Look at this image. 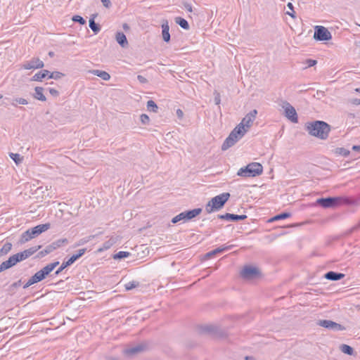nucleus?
<instances>
[{
    "mask_svg": "<svg viewBox=\"0 0 360 360\" xmlns=\"http://www.w3.org/2000/svg\"><path fill=\"white\" fill-rule=\"evenodd\" d=\"M257 111L253 110L247 114L241 122L233 129L229 136L224 141L221 148L225 150L232 146L238 140L241 139L250 129L256 118Z\"/></svg>",
    "mask_w": 360,
    "mask_h": 360,
    "instance_id": "obj_1",
    "label": "nucleus"
},
{
    "mask_svg": "<svg viewBox=\"0 0 360 360\" xmlns=\"http://www.w3.org/2000/svg\"><path fill=\"white\" fill-rule=\"evenodd\" d=\"M307 129L309 133L314 136L321 139H326L330 131V126L323 121H315L308 123Z\"/></svg>",
    "mask_w": 360,
    "mask_h": 360,
    "instance_id": "obj_2",
    "label": "nucleus"
},
{
    "mask_svg": "<svg viewBox=\"0 0 360 360\" xmlns=\"http://www.w3.org/2000/svg\"><path fill=\"white\" fill-rule=\"evenodd\" d=\"M263 172V166L259 162H251L245 167L238 169L237 175L239 176L248 178L259 176Z\"/></svg>",
    "mask_w": 360,
    "mask_h": 360,
    "instance_id": "obj_3",
    "label": "nucleus"
},
{
    "mask_svg": "<svg viewBox=\"0 0 360 360\" xmlns=\"http://www.w3.org/2000/svg\"><path fill=\"white\" fill-rule=\"evenodd\" d=\"M230 197L229 193H223L212 198L206 205L205 210L207 213H212L223 207Z\"/></svg>",
    "mask_w": 360,
    "mask_h": 360,
    "instance_id": "obj_4",
    "label": "nucleus"
},
{
    "mask_svg": "<svg viewBox=\"0 0 360 360\" xmlns=\"http://www.w3.org/2000/svg\"><path fill=\"white\" fill-rule=\"evenodd\" d=\"M59 264L58 262H56L51 264H49L44 266L42 269L35 273L34 276H32L27 281L26 285L30 286L36 283H38L46 278V276L51 273L58 265Z\"/></svg>",
    "mask_w": 360,
    "mask_h": 360,
    "instance_id": "obj_5",
    "label": "nucleus"
},
{
    "mask_svg": "<svg viewBox=\"0 0 360 360\" xmlns=\"http://www.w3.org/2000/svg\"><path fill=\"white\" fill-rule=\"evenodd\" d=\"M49 228V224L37 225L33 227L32 229L27 230L25 233H23L22 235V239L25 242L29 241L30 240L35 238L41 233L47 231Z\"/></svg>",
    "mask_w": 360,
    "mask_h": 360,
    "instance_id": "obj_6",
    "label": "nucleus"
},
{
    "mask_svg": "<svg viewBox=\"0 0 360 360\" xmlns=\"http://www.w3.org/2000/svg\"><path fill=\"white\" fill-rule=\"evenodd\" d=\"M201 211L202 210L200 208H198V209H194L192 210L181 212L179 214L174 217L172 219V223L175 224L181 220H183L184 221H188V220L195 217L196 216L199 215L200 214Z\"/></svg>",
    "mask_w": 360,
    "mask_h": 360,
    "instance_id": "obj_7",
    "label": "nucleus"
},
{
    "mask_svg": "<svg viewBox=\"0 0 360 360\" xmlns=\"http://www.w3.org/2000/svg\"><path fill=\"white\" fill-rule=\"evenodd\" d=\"M314 39L319 41H328L332 37L330 32L323 26H316L314 34Z\"/></svg>",
    "mask_w": 360,
    "mask_h": 360,
    "instance_id": "obj_8",
    "label": "nucleus"
},
{
    "mask_svg": "<svg viewBox=\"0 0 360 360\" xmlns=\"http://www.w3.org/2000/svg\"><path fill=\"white\" fill-rule=\"evenodd\" d=\"M345 201L342 198H328L319 199L317 202L323 207H330L340 205Z\"/></svg>",
    "mask_w": 360,
    "mask_h": 360,
    "instance_id": "obj_9",
    "label": "nucleus"
},
{
    "mask_svg": "<svg viewBox=\"0 0 360 360\" xmlns=\"http://www.w3.org/2000/svg\"><path fill=\"white\" fill-rule=\"evenodd\" d=\"M240 274L244 278L252 279L259 276L260 273L256 267L247 266L243 268Z\"/></svg>",
    "mask_w": 360,
    "mask_h": 360,
    "instance_id": "obj_10",
    "label": "nucleus"
},
{
    "mask_svg": "<svg viewBox=\"0 0 360 360\" xmlns=\"http://www.w3.org/2000/svg\"><path fill=\"white\" fill-rule=\"evenodd\" d=\"M44 66V63L38 58H33L30 61L25 63L22 68L24 70L41 69Z\"/></svg>",
    "mask_w": 360,
    "mask_h": 360,
    "instance_id": "obj_11",
    "label": "nucleus"
},
{
    "mask_svg": "<svg viewBox=\"0 0 360 360\" xmlns=\"http://www.w3.org/2000/svg\"><path fill=\"white\" fill-rule=\"evenodd\" d=\"M283 108L285 115L288 119L293 123H297L298 122V117L295 109L288 103H285Z\"/></svg>",
    "mask_w": 360,
    "mask_h": 360,
    "instance_id": "obj_12",
    "label": "nucleus"
},
{
    "mask_svg": "<svg viewBox=\"0 0 360 360\" xmlns=\"http://www.w3.org/2000/svg\"><path fill=\"white\" fill-rule=\"evenodd\" d=\"M68 243V240L67 239H60V240H58L54 243H53L51 245L47 246L45 250L41 251L39 253V257H44L46 255L51 252L52 251H53L54 250H56V248H60V246H62L63 244L65 243Z\"/></svg>",
    "mask_w": 360,
    "mask_h": 360,
    "instance_id": "obj_13",
    "label": "nucleus"
},
{
    "mask_svg": "<svg viewBox=\"0 0 360 360\" xmlns=\"http://www.w3.org/2000/svg\"><path fill=\"white\" fill-rule=\"evenodd\" d=\"M41 248V245L37 247H32L29 249L25 250L24 251L18 253L20 261L24 260L33 254H34L37 251H38Z\"/></svg>",
    "mask_w": 360,
    "mask_h": 360,
    "instance_id": "obj_14",
    "label": "nucleus"
},
{
    "mask_svg": "<svg viewBox=\"0 0 360 360\" xmlns=\"http://www.w3.org/2000/svg\"><path fill=\"white\" fill-rule=\"evenodd\" d=\"M319 325L327 328H334L335 330H344V327H342L341 325L335 323L331 321H327V320H323L320 321Z\"/></svg>",
    "mask_w": 360,
    "mask_h": 360,
    "instance_id": "obj_15",
    "label": "nucleus"
},
{
    "mask_svg": "<svg viewBox=\"0 0 360 360\" xmlns=\"http://www.w3.org/2000/svg\"><path fill=\"white\" fill-rule=\"evenodd\" d=\"M18 262H20V259L17 253L11 257H10L7 261L3 262L1 264V268H4V269L10 268V267L14 266Z\"/></svg>",
    "mask_w": 360,
    "mask_h": 360,
    "instance_id": "obj_16",
    "label": "nucleus"
},
{
    "mask_svg": "<svg viewBox=\"0 0 360 360\" xmlns=\"http://www.w3.org/2000/svg\"><path fill=\"white\" fill-rule=\"evenodd\" d=\"M49 71L47 70H41L34 75L31 78V81L33 82H41L44 78H49Z\"/></svg>",
    "mask_w": 360,
    "mask_h": 360,
    "instance_id": "obj_17",
    "label": "nucleus"
},
{
    "mask_svg": "<svg viewBox=\"0 0 360 360\" xmlns=\"http://www.w3.org/2000/svg\"><path fill=\"white\" fill-rule=\"evenodd\" d=\"M220 219H227V220H231V221H238V220H243L247 218L246 215H238V214H225L223 215L219 216Z\"/></svg>",
    "mask_w": 360,
    "mask_h": 360,
    "instance_id": "obj_18",
    "label": "nucleus"
},
{
    "mask_svg": "<svg viewBox=\"0 0 360 360\" xmlns=\"http://www.w3.org/2000/svg\"><path fill=\"white\" fill-rule=\"evenodd\" d=\"M169 27L168 22L165 20L162 25V34L163 40L166 42H169L170 40V34L169 32Z\"/></svg>",
    "mask_w": 360,
    "mask_h": 360,
    "instance_id": "obj_19",
    "label": "nucleus"
},
{
    "mask_svg": "<svg viewBox=\"0 0 360 360\" xmlns=\"http://www.w3.org/2000/svg\"><path fill=\"white\" fill-rule=\"evenodd\" d=\"M35 94L34 97L41 101H45L46 100V96L44 95V89L41 86H37L34 89Z\"/></svg>",
    "mask_w": 360,
    "mask_h": 360,
    "instance_id": "obj_20",
    "label": "nucleus"
},
{
    "mask_svg": "<svg viewBox=\"0 0 360 360\" xmlns=\"http://www.w3.org/2000/svg\"><path fill=\"white\" fill-rule=\"evenodd\" d=\"M345 276L343 274H337L333 271H329L326 275L325 277L331 281H338L342 278Z\"/></svg>",
    "mask_w": 360,
    "mask_h": 360,
    "instance_id": "obj_21",
    "label": "nucleus"
},
{
    "mask_svg": "<svg viewBox=\"0 0 360 360\" xmlns=\"http://www.w3.org/2000/svg\"><path fill=\"white\" fill-rule=\"evenodd\" d=\"M116 40H117V43L120 44L122 47L126 46L128 44L126 36L122 32L117 33Z\"/></svg>",
    "mask_w": 360,
    "mask_h": 360,
    "instance_id": "obj_22",
    "label": "nucleus"
},
{
    "mask_svg": "<svg viewBox=\"0 0 360 360\" xmlns=\"http://www.w3.org/2000/svg\"><path fill=\"white\" fill-rule=\"evenodd\" d=\"M92 73L94 75H96V76L101 77V79H103L105 81H108L110 79V75L105 71L94 70L92 71Z\"/></svg>",
    "mask_w": 360,
    "mask_h": 360,
    "instance_id": "obj_23",
    "label": "nucleus"
},
{
    "mask_svg": "<svg viewBox=\"0 0 360 360\" xmlns=\"http://www.w3.org/2000/svg\"><path fill=\"white\" fill-rule=\"evenodd\" d=\"M290 217V213H287V212L281 213L280 214H277V215L274 216V217L271 218L269 220V222H273V221H278V220H281V219H284L288 218Z\"/></svg>",
    "mask_w": 360,
    "mask_h": 360,
    "instance_id": "obj_24",
    "label": "nucleus"
},
{
    "mask_svg": "<svg viewBox=\"0 0 360 360\" xmlns=\"http://www.w3.org/2000/svg\"><path fill=\"white\" fill-rule=\"evenodd\" d=\"M230 247H231V246H224V247H222V248H217V249H215V250H212V251H211V252H208V253L207 254V257H212V256L215 255H216V254H217V253H221V252H224V251H225V250H229V249L230 248Z\"/></svg>",
    "mask_w": 360,
    "mask_h": 360,
    "instance_id": "obj_25",
    "label": "nucleus"
},
{
    "mask_svg": "<svg viewBox=\"0 0 360 360\" xmlns=\"http://www.w3.org/2000/svg\"><path fill=\"white\" fill-rule=\"evenodd\" d=\"M143 349L142 346H137L131 349H126L124 352L127 355H132L142 351Z\"/></svg>",
    "mask_w": 360,
    "mask_h": 360,
    "instance_id": "obj_26",
    "label": "nucleus"
},
{
    "mask_svg": "<svg viewBox=\"0 0 360 360\" xmlns=\"http://www.w3.org/2000/svg\"><path fill=\"white\" fill-rule=\"evenodd\" d=\"M175 21L182 28H184L185 30H188L189 28L188 23L185 19L179 17V18H176Z\"/></svg>",
    "mask_w": 360,
    "mask_h": 360,
    "instance_id": "obj_27",
    "label": "nucleus"
},
{
    "mask_svg": "<svg viewBox=\"0 0 360 360\" xmlns=\"http://www.w3.org/2000/svg\"><path fill=\"white\" fill-rule=\"evenodd\" d=\"M130 253L129 252L125 251H120L117 254L113 255V259H120L125 257H128L129 256Z\"/></svg>",
    "mask_w": 360,
    "mask_h": 360,
    "instance_id": "obj_28",
    "label": "nucleus"
},
{
    "mask_svg": "<svg viewBox=\"0 0 360 360\" xmlns=\"http://www.w3.org/2000/svg\"><path fill=\"white\" fill-rule=\"evenodd\" d=\"M147 108L150 111L156 112L158 110V105L153 101L150 100L147 102Z\"/></svg>",
    "mask_w": 360,
    "mask_h": 360,
    "instance_id": "obj_29",
    "label": "nucleus"
},
{
    "mask_svg": "<svg viewBox=\"0 0 360 360\" xmlns=\"http://www.w3.org/2000/svg\"><path fill=\"white\" fill-rule=\"evenodd\" d=\"M63 76H64V75L63 73L58 72V71L52 72H49V79H60Z\"/></svg>",
    "mask_w": 360,
    "mask_h": 360,
    "instance_id": "obj_30",
    "label": "nucleus"
},
{
    "mask_svg": "<svg viewBox=\"0 0 360 360\" xmlns=\"http://www.w3.org/2000/svg\"><path fill=\"white\" fill-rule=\"evenodd\" d=\"M341 351L345 353V354H349V355H352V353H353V349L347 345H342L341 346Z\"/></svg>",
    "mask_w": 360,
    "mask_h": 360,
    "instance_id": "obj_31",
    "label": "nucleus"
},
{
    "mask_svg": "<svg viewBox=\"0 0 360 360\" xmlns=\"http://www.w3.org/2000/svg\"><path fill=\"white\" fill-rule=\"evenodd\" d=\"M139 285V283L136 281H131L124 285V288L126 290H130L135 288H136Z\"/></svg>",
    "mask_w": 360,
    "mask_h": 360,
    "instance_id": "obj_32",
    "label": "nucleus"
},
{
    "mask_svg": "<svg viewBox=\"0 0 360 360\" xmlns=\"http://www.w3.org/2000/svg\"><path fill=\"white\" fill-rule=\"evenodd\" d=\"M89 27L96 34L100 30V27L95 23L94 20H89Z\"/></svg>",
    "mask_w": 360,
    "mask_h": 360,
    "instance_id": "obj_33",
    "label": "nucleus"
},
{
    "mask_svg": "<svg viewBox=\"0 0 360 360\" xmlns=\"http://www.w3.org/2000/svg\"><path fill=\"white\" fill-rule=\"evenodd\" d=\"M10 157L13 159V160L16 163L19 164L22 161V158L20 155L18 153H11Z\"/></svg>",
    "mask_w": 360,
    "mask_h": 360,
    "instance_id": "obj_34",
    "label": "nucleus"
},
{
    "mask_svg": "<svg viewBox=\"0 0 360 360\" xmlns=\"http://www.w3.org/2000/svg\"><path fill=\"white\" fill-rule=\"evenodd\" d=\"M72 20L75 21V22H79L81 25H84L86 21L84 20V19L81 17L80 15H75L72 17Z\"/></svg>",
    "mask_w": 360,
    "mask_h": 360,
    "instance_id": "obj_35",
    "label": "nucleus"
},
{
    "mask_svg": "<svg viewBox=\"0 0 360 360\" xmlns=\"http://www.w3.org/2000/svg\"><path fill=\"white\" fill-rule=\"evenodd\" d=\"M337 152L343 156H347L349 154V151L343 148H338Z\"/></svg>",
    "mask_w": 360,
    "mask_h": 360,
    "instance_id": "obj_36",
    "label": "nucleus"
},
{
    "mask_svg": "<svg viewBox=\"0 0 360 360\" xmlns=\"http://www.w3.org/2000/svg\"><path fill=\"white\" fill-rule=\"evenodd\" d=\"M141 121L143 124H146L149 122V117L146 114H143L141 115Z\"/></svg>",
    "mask_w": 360,
    "mask_h": 360,
    "instance_id": "obj_37",
    "label": "nucleus"
},
{
    "mask_svg": "<svg viewBox=\"0 0 360 360\" xmlns=\"http://www.w3.org/2000/svg\"><path fill=\"white\" fill-rule=\"evenodd\" d=\"M49 93L51 94V95L53 96H58L59 95V92L58 90H56V89H53V88H50L49 89Z\"/></svg>",
    "mask_w": 360,
    "mask_h": 360,
    "instance_id": "obj_38",
    "label": "nucleus"
},
{
    "mask_svg": "<svg viewBox=\"0 0 360 360\" xmlns=\"http://www.w3.org/2000/svg\"><path fill=\"white\" fill-rule=\"evenodd\" d=\"M15 101L17 102V103L20 104V105L27 104V100L25 98H18L15 100Z\"/></svg>",
    "mask_w": 360,
    "mask_h": 360,
    "instance_id": "obj_39",
    "label": "nucleus"
},
{
    "mask_svg": "<svg viewBox=\"0 0 360 360\" xmlns=\"http://www.w3.org/2000/svg\"><path fill=\"white\" fill-rule=\"evenodd\" d=\"M67 266H68V265H66V262H63L61 266H60V268L56 271V274H58L60 272H61L63 269H65Z\"/></svg>",
    "mask_w": 360,
    "mask_h": 360,
    "instance_id": "obj_40",
    "label": "nucleus"
},
{
    "mask_svg": "<svg viewBox=\"0 0 360 360\" xmlns=\"http://www.w3.org/2000/svg\"><path fill=\"white\" fill-rule=\"evenodd\" d=\"M86 252V249L83 248V249H80L79 251H78V253L76 254V255L78 257V258H79L80 257H82Z\"/></svg>",
    "mask_w": 360,
    "mask_h": 360,
    "instance_id": "obj_41",
    "label": "nucleus"
},
{
    "mask_svg": "<svg viewBox=\"0 0 360 360\" xmlns=\"http://www.w3.org/2000/svg\"><path fill=\"white\" fill-rule=\"evenodd\" d=\"M176 115L179 118H182L184 116V112L181 109H178L176 110Z\"/></svg>",
    "mask_w": 360,
    "mask_h": 360,
    "instance_id": "obj_42",
    "label": "nucleus"
},
{
    "mask_svg": "<svg viewBox=\"0 0 360 360\" xmlns=\"http://www.w3.org/2000/svg\"><path fill=\"white\" fill-rule=\"evenodd\" d=\"M101 1L105 7H108L110 4V0H101Z\"/></svg>",
    "mask_w": 360,
    "mask_h": 360,
    "instance_id": "obj_43",
    "label": "nucleus"
},
{
    "mask_svg": "<svg viewBox=\"0 0 360 360\" xmlns=\"http://www.w3.org/2000/svg\"><path fill=\"white\" fill-rule=\"evenodd\" d=\"M185 8H186V9L188 12H192V11H193L192 6H191V4H186V5H185Z\"/></svg>",
    "mask_w": 360,
    "mask_h": 360,
    "instance_id": "obj_44",
    "label": "nucleus"
},
{
    "mask_svg": "<svg viewBox=\"0 0 360 360\" xmlns=\"http://www.w3.org/2000/svg\"><path fill=\"white\" fill-rule=\"evenodd\" d=\"M138 79H139V80L141 82H142V83H144V82H146V78H145V77H143V76H141V75H139V76H138Z\"/></svg>",
    "mask_w": 360,
    "mask_h": 360,
    "instance_id": "obj_45",
    "label": "nucleus"
},
{
    "mask_svg": "<svg viewBox=\"0 0 360 360\" xmlns=\"http://www.w3.org/2000/svg\"><path fill=\"white\" fill-rule=\"evenodd\" d=\"M73 262H75L78 258V257L76 255H73L70 257V258Z\"/></svg>",
    "mask_w": 360,
    "mask_h": 360,
    "instance_id": "obj_46",
    "label": "nucleus"
},
{
    "mask_svg": "<svg viewBox=\"0 0 360 360\" xmlns=\"http://www.w3.org/2000/svg\"><path fill=\"white\" fill-rule=\"evenodd\" d=\"M352 149L354 150L360 151V146H354L352 147Z\"/></svg>",
    "mask_w": 360,
    "mask_h": 360,
    "instance_id": "obj_47",
    "label": "nucleus"
},
{
    "mask_svg": "<svg viewBox=\"0 0 360 360\" xmlns=\"http://www.w3.org/2000/svg\"><path fill=\"white\" fill-rule=\"evenodd\" d=\"M66 262V265L70 266L72 264H73L75 262H73L71 259H69Z\"/></svg>",
    "mask_w": 360,
    "mask_h": 360,
    "instance_id": "obj_48",
    "label": "nucleus"
},
{
    "mask_svg": "<svg viewBox=\"0 0 360 360\" xmlns=\"http://www.w3.org/2000/svg\"><path fill=\"white\" fill-rule=\"evenodd\" d=\"M316 60H311L309 65L310 66L314 65V64H316Z\"/></svg>",
    "mask_w": 360,
    "mask_h": 360,
    "instance_id": "obj_49",
    "label": "nucleus"
},
{
    "mask_svg": "<svg viewBox=\"0 0 360 360\" xmlns=\"http://www.w3.org/2000/svg\"><path fill=\"white\" fill-rule=\"evenodd\" d=\"M288 6L291 9L292 8V4L291 3H288Z\"/></svg>",
    "mask_w": 360,
    "mask_h": 360,
    "instance_id": "obj_50",
    "label": "nucleus"
},
{
    "mask_svg": "<svg viewBox=\"0 0 360 360\" xmlns=\"http://www.w3.org/2000/svg\"><path fill=\"white\" fill-rule=\"evenodd\" d=\"M49 55L52 57V56H53V52H49Z\"/></svg>",
    "mask_w": 360,
    "mask_h": 360,
    "instance_id": "obj_51",
    "label": "nucleus"
},
{
    "mask_svg": "<svg viewBox=\"0 0 360 360\" xmlns=\"http://www.w3.org/2000/svg\"><path fill=\"white\" fill-rule=\"evenodd\" d=\"M355 91H356V92L360 93V87H359V88L356 89H355Z\"/></svg>",
    "mask_w": 360,
    "mask_h": 360,
    "instance_id": "obj_52",
    "label": "nucleus"
},
{
    "mask_svg": "<svg viewBox=\"0 0 360 360\" xmlns=\"http://www.w3.org/2000/svg\"><path fill=\"white\" fill-rule=\"evenodd\" d=\"M251 359H252V358H251V357H249V356H246V357H245V359H246V360H250Z\"/></svg>",
    "mask_w": 360,
    "mask_h": 360,
    "instance_id": "obj_53",
    "label": "nucleus"
},
{
    "mask_svg": "<svg viewBox=\"0 0 360 360\" xmlns=\"http://www.w3.org/2000/svg\"><path fill=\"white\" fill-rule=\"evenodd\" d=\"M3 98V96L0 94V99Z\"/></svg>",
    "mask_w": 360,
    "mask_h": 360,
    "instance_id": "obj_54",
    "label": "nucleus"
},
{
    "mask_svg": "<svg viewBox=\"0 0 360 360\" xmlns=\"http://www.w3.org/2000/svg\"><path fill=\"white\" fill-rule=\"evenodd\" d=\"M359 26H360V25H359Z\"/></svg>",
    "mask_w": 360,
    "mask_h": 360,
    "instance_id": "obj_55",
    "label": "nucleus"
}]
</instances>
